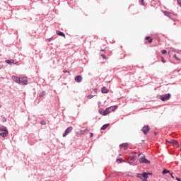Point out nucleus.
Returning a JSON list of instances; mask_svg holds the SVG:
<instances>
[{"label": "nucleus", "mask_w": 181, "mask_h": 181, "mask_svg": "<svg viewBox=\"0 0 181 181\" xmlns=\"http://www.w3.org/2000/svg\"><path fill=\"white\" fill-rule=\"evenodd\" d=\"M119 147L120 148H124V150L127 151L128 149V144L124 143V144H120Z\"/></svg>", "instance_id": "nucleus-13"}, {"label": "nucleus", "mask_w": 181, "mask_h": 181, "mask_svg": "<svg viewBox=\"0 0 181 181\" xmlns=\"http://www.w3.org/2000/svg\"><path fill=\"white\" fill-rule=\"evenodd\" d=\"M176 180H177V181H181V180H180V178H179V177H176Z\"/></svg>", "instance_id": "nucleus-36"}, {"label": "nucleus", "mask_w": 181, "mask_h": 181, "mask_svg": "<svg viewBox=\"0 0 181 181\" xmlns=\"http://www.w3.org/2000/svg\"><path fill=\"white\" fill-rule=\"evenodd\" d=\"M117 160H119L120 162H125V160H124L122 159H117Z\"/></svg>", "instance_id": "nucleus-32"}, {"label": "nucleus", "mask_w": 181, "mask_h": 181, "mask_svg": "<svg viewBox=\"0 0 181 181\" xmlns=\"http://www.w3.org/2000/svg\"><path fill=\"white\" fill-rule=\"evenodd\" d=\"M3 122H6V118L5 117H3V119H2Z\"/></svg>", "instance_id": "nucleus-30"}, {"label": "nucleus", "mask_w": 181, "mask_h": 181, "mask_svg": "<svg viewBox=\"0 0 181 181\" xmlns=\"http://www.w3.org/2000/svg\"><path fill=\"white\" fill-rule=\"evenodd\" d=\"M101 57H103V59H107V57H105V55H104L103 54H101Z\"/></svg>", "instance_id": "nucleus-29"}, {"label": "nucleus", "mask_w": 181, "mask_h": 181, "mask_svg": "<svg viewBox=\"0 0 181 181\" xmlns=\"http://www.w3.org/2000/svg\"><path fill=\"white\" fill-rule=\"evenodd\" d=\"M141 5H145V3L144 2V0H141Z\"/></svg>", "instance_id": "nucleus-33"}, {"label": "nucleus", "mask_w": 181, "mask_h": 181, "mask_svg": "<svg viewBox=\"0 0 181 181\" xmlns=\"http://www.w3.org/2000/svg\"><path fill=\"white\" fill-rule=\"evenodd\" d=\"M6 63H7L8 64H13L15 63V60L13 59H7L6 60Z\"/></svg>", "instance_id": "nucleus-17"}, {"label": "nucleus", "mask_w": 181, "mask_h": 181, "mask_svg": "<svg viewBox=\"0 0 181 181\" xmlns=\"http://www.w3.org/2000/svg\"><path fill=\"white\" fill-rule=\"evenodd\" d=\"M166 173H170V171L166 169H164L163 170V175H166Z\"/></svg>", "instance_id": "nucleus-22"}, {"label": "nucleus", "mask_w": 181, "mask_h": 181, "mask_svg": "<svg viewBox=\"0 0 181 181\" xmlns=\"http://www.w3.org/2000/svg\"><path fill=\"white\" fill-rule=\"evenodd\" d=\"M166 142H168V144H172V145H177V141L176 140H170V141H166Z\"/></svg>", "instance_id": "nucleus-15"}, {"label": "nucleus", "mask_w": 181, "mask_h": 181, "mask_svg": "<svg viewBox=\"0 0 181 181\" xmlns=\"http://www.w3.org/2000/svg\"><path fill=\"white\" fill-rule=\"evenodd\" d=\"M56 33L58 35V36H63V37H66V35L64 33H62V31L57 30Z\"/></svg>", "instance_id": "nucleus-16"}, {"label": "nucleus", "mask_w": 181, "mask_h": 181, "mask_svg": "<svg viewBox=\"0 0 181 181\" xmlns=\"http://www.w3.org/2000/svg\"><path fill=\"white\" fill-rule=\"evenodd\" d=\"M71 131H73V127H68L65 130V132L63 134V137L64 138V137L67 136V135H69V134H70V132H71Z\"/></svg>", "instance_id": "nucleus-4"}, {"label": "nucleus", "mask_w": 181, "mask_h": 181, "mask_svg": "<svg viewBox=\"0 0 181 181\" xmlns=\"http://www.w3.org/2000/svg\"><path fill=\"white\" fill-rule=\"evenodd\" d=\"M162 62H163V63H166V62L165 61V59H163V57H162Z\"/></svg>", "instance_id": "nucleus-34"}, {"label": "nucleus", "mask_w": 181, "mask_h": 181, "mask_svg": "<svg viewBox=\"0 0 181 181\" xmlns=\"http://www.w3.org/2000/svg\"><path fill=\"white\" fill-rule=\"evenodd\" d=\"M132 153H134V154H136V152H132Z\"/></svg>", "instance_id": "nucleus-41"}, {"label": "nucleus", "mask_w": 181, "mask_h": 181, "mask_svg": "<svg viewBox=\"0 0 181 181\" xmlns=\"http://www.w3.org/2000/svg\"><path fill=\"white\" fill-rule=\"evenodd\" d=\"M152 175V173H141V180H142V181H144V179H148V175Z\"/></svg>", "instance_id": "nucleus-6"}, {"label": "nucleus", "mask_w": 181, "mask_h": 181, "mask_svg": "<svg viewBox=\"0 0 181 181\" xmlns=\"http://www.w3.org/2000/svg\"><path fill=\"white\" fill-rule=\"evenodd\" d=\"M8 130L3 132L1 133H0V136H2V138H6V136H8Z\"/></svg>", "instance_id": "nucleus-12"}, {"label": "nucleus", "mask_w": 181, "mask_h": 181, "mask_svg": "<svg viewBox=\"0 0 181 181\" xmlns=\"http://www.w3.org/2000/svg\"><path fill=\"white\" fill-rule=\"evenodd\" d=\"M63 73H69V71H63Z\"/></svg>", "instance_id": "nucleus-37"}, {"label": "nucleus", "mask_w": 181, "mask_h": 181, "mask_svg": "<svg viewBox=\"0 0 181 181\" xmlns=\"http://www.w3.org/2000/svg\"><path fill=\"white\" fill-rule=\"evenodd\" d=\"M94 91H95V93H97V89H94Z\"/></svg>", "instance_id": "nucleus-39"}, {"label": "nucleus", "mask_w": 181, "mask_h": 181, "mask_svg": "<svg viewBox=\"0 0 181 181\" xmlns=\"http://www.w3.org/2000/svg\"><path fill=\"white\" fill-rule=\"evenodd\" d=\"M13 81H15V83H17L18 84H19L20 81H21V78L16 76H13L11 77Z\"/></svg>", "instance_id": "nucleus-8"}, {"label": "nucleus", "mask_w": 181, "mask_h": 181, "mask_svg": "<svg viewBox=\"0 0 181 181\" xmlns=\"http://www.w3.org/2000/svg\"><path fill=\"white\" fill-rule=\"evenodd\" d=\"M117 108H118L117 106L115 105V106H111V107H107L106 109H109L108 111H107V114H110L112 111H115L117 110Z\"/></svg>", "instance_id": "nucleus-7"}, {"label": "nucleus", "mask_w": 181, "mask_h": 181, "mask_svg": "<svg viewBox=\"0 0 181 181\" xmlns=\"http://www.w3.org/2000/svg\"><path fill=\"white\" fill-rule=\"evenodd\" d=\"M174 57L175 59H176V60H177L178 62H180V59H179L176 54L174 55Z\"/></svg>", "instance_id": "nucleus-24"}, {"label": "nucleus", "mask_w": 181, "mask_h": 181, "mask_svg": "<svg viewBox=\"0 0 181 181\" xmlns=\"http://www.w3.org/2000/svg\"><path fill=\"white\" fill-rule=\"evenodd\" d=\"M1 69H2V66H0V70H1Z\"/></svg>", "instance_id": "nucleus-40"}, {"label": "nucleus", "mask_w": 181, "mask_h": 181, "mask_svg": "<svg viewBox=\"0 0 181 181\" xmlns=\"http://www.w3.org/2000/svg\"><path fill=\"white\" fill-rule=\"evenodd\" d=\"M93 133H90V138H93Z\"/></svg>", "instance_id": "nucleus-35"}, {"label": "nucleus", "mask_w": 181, "mask_h": 181, "mask_svg": "<svg viewBox=\"0 0 181 181\" xmlns=\"http://www.w3.org/2000/svg\"><path fill=\"white\" fill-rule=\"evenodd\" d=\"M110 127V124H104L102 127H101V130L102 131H105V129Z\"/></svg>", "instance_id": "nucleus-18"}, {"label": "nucleus", "mask_w": 181, "mask_h": 181, "mask_svg": "<svg viewBox=\"0 0 181 181\" xmlns=\"http://www.w3.org/2000/svg\"><path fill=\"white\" fill-rule=\"evenodd\" d=\"M141 176H142V174H137L136 175V177H139V179H141Z\"/></svg>", "instance_id": "nucleus-27"}, {"label": "nucleus", "mask_w": 181, "mask_h": 181, "mask_svg": "<svg viewBox=\"0 0 181 181\" xmlns=\"http://www.w3.org/2000/svg\"><path fill=\"white\" fill-rule=\"evenodd\" d=\"M82 81H83V77L81 76H76L75 77V81H76V83H81Z\"/></svg>", "instance_id": "nucleus-11"}, {"label": "nucleus", "mask_w": 181, "mask_h": 181, "mask_svg": "<svg viewBox=\"0 0 181 181\" xmlns=\"http://www.w3.org/2000/svg\"><path fill=\"white\" fill-rule=\"evenodd\" d=\"M108 110L110 109H106L105 110H104L103 109H100L99 114H100L101 115H108L107 113V111H108Z\"/></svg>", "instance_id": "nucleus-9"}, {"label": "nucleus", "mask_w": 181, "mask_h": 181, "mask_svg": "<svg viewBox=\"0 0 181 181\" xmlns=\"http://www.w3.org/2000/svg\"><path fill=\"white\" fill-rule=\"evenodd\" d=\"M160 98L162 101H168V100H169V98H170V94L168 93L164 95H161V96H160Z\"/></svg>", "instance_id": "nucleus-3"}, {"label": "nucleus", "mask_w": 181, "mask_h": 181, "mask_svg": "<svg viewBox=\"0 0 181 181\" xmlns=\"http://www.w3.org/2000/svg\"><path fill=\"white\" fill-rule=\"evenodd\" d=\"M145 40H148V43H152V42H153V40L149 36L146 37Z\"/></svg>", "instance_id": "nucleus-19"}, {"label": "nucleus", "mask_w": 181, "mask_h": 181, "mask_svg": "<svg viewBox=\"0 0 181 181\" xmlns=\"http://www.w3.org/2000/svg\"><path fill=\"white\" fill-rule=\"evenodd\" d=\"M163 13H164L165 16L168 18H172V13L162 10Z\"/></svg>", "instance_id": "nucleus-10"}, {"label": "nucleus", "mask_w": 181, "mask_h": 181, "mask_svg": "<svg viewBox=\"0 0 181 181\" xmlns=\"http://www.w3.org/2000/svg\"><path fill=\"white\" fill-rule=\"evenodd\" d=\"M41 125H46V122L44 120L41 121Z\"/></svg>", "instance_id": "nucleus-26"}, {"label": "nucleus", "mask_w": 181, "mask_h": 181, "mask_svg": "<svg viewBox=\"0 0 181 181\" xmlns=\"http://www.w3.org/2000/svg\"><path fill=\"white\" fill-rule=\"evenodd\" d=\"M139 162L140 163H146L147 165H149V163H151V161L146 159V158H145V156H141L139 160Z\"/></svg>", "instance_id": "nucleus-1"}, {"label": "nucleus", "mask_w": 181, "mask_h": 181, "mask_svg": "<svg viewBox=\"0 0 181 181\" xmlns=\"http://www.w3.org/2000/svg\"><path fill=\"white\" fill-rule=\"evenodd\" d=\"M148 178H146V179H144V180L143 181H148V180H147Z\"/></svg>", "instance_id": "nucleus-38"}, {"label": "nucleus", "mask_w": 181, "mask_h": 181, "mask_svg": "<svg viewBox=\"0 0 181 181\" xmlns=\"http://www.w3.org/2000/svg\"><path fill=\"white\" fill-rule=\"evenodd\" d=\"M102 93H103V94H108V89L107 88H105V86H103L102 88Z\"/></svg>", "instance_id": "nucleus-14"}, {"label": "nucleus", "mask_w": 181, "mask_h": 181, "mask_svg": "<svg viewBox=\"0 0 181 181\" xmlns=\"http://www.w3.org/2000/svg\"><path fill=\"white\" fill-rule=\"evenodd\" d=\"M88 132V129H85V130H81V135H84V134H86V132Z\"/></svg>", "instance_id": "nucleus-21"}, {"label": "nucleus", "mask_w": 181, "mask_h": 181, "mask_svg": "<svg viewBox=\"0 0 181 181\" xmlns=\"http://www.w3.org/2000/svg\"><path fill=\"white\" fill-rule=\"evenodd\" d=\"M141 154L139 155V156H140Z\"/></svg>", "instance_id": "nucleus-42"}, {"label": "nucleus", "mask_w": 181, "mask_h": 181, "mask_svg": "<svg viewBox=\"0 0 181 181\" xmlns=\"http://www.w3.org/2000/svg\"><path fill=\"white\" fill-rule=\"evenodd\" d=\"M151 129L149 128V126L146 125L144 126L142 129L141 131L143 132V133L144 134V135H146L148 134V132H149V130Z\"/></svg>", "instance_id": "nucleus-5"}, {"label": "nucleus", "mask_w": 181, "mask_h": 181, "mask_svg": "<svg viewBox=\"0 0 181 181\" xmlns=\"http://www.w3.org/2000/svg\"><path fill=\"white\" fill-rule=\"evenodd\" d=\"M88 98H89V100H91V98H93V95H88Z\"/></svg>", "instance_id": "nucleus-28"}, {"label": "nucleus", "mask_w": 181, "mask_h": 181, "mask_svg": "<svg viewBox=\"0 0 181 181\" xmlns=\"http://www.w3.org/2000/svg\"><path fill=\"white\" fill-rule=\"evenodd\" d=\"M19 84H21V86H26V84H28V77H21Z\"/></svg>", "instance_id": "nucleus-2"}, {"label": "nucleus", "mask_w": 181, "mask_h": 181, "mask_svg": "<svg viewBox=\"0 0 181 181\" xmlns=\"http://www.w3.org/2000/svg\"><path fill=\"white\" fill-rule=\"evenodd\" d=\"M170 175H171V177H172L173 179H175V177L173 176V173H170Z\"/></svg>", "instance_id": "nucleus-31"}, {"label": "nucleus", "mask_w": 181, "mask_h": 181, "mask_svg": "<svg viewBox=\"0 0 181 181\" xmlns=\"http://www.w3.org/2000/svg\"><path fill=\"white\" fill-rule=\"evenodd\" d=\"M161 53H162V54H166L167 51L163 49V50L161 51Z\"/></svg>", "instance_id": "nucleus-25"}, {"label": "nucleus", "mask_w": 181, "mask_h": 181, "mask_svg": "<svg viewBox=\"0 0 181 181\" xmlns=\"http://www.w3.org/2000/svg\"><path fill=\"white\" fill-rule=\"evenodd\" d=\"M135 156H129V158H128V160H135Z\"/></svg>", "instance_id": "nucleus-23"}, {"label": "nucleus", "mask_w": 181, "mask_h": 181, "mask_svg": "<svg viewBox=\"0 0 181 181\" xmlns=\"http://www.w3.org/2000/svg\"><path fill=\"white\" fill-rule=\"evenodd\" d=\"M0 108H1V105H0Z\"/></svg>", "instance_id": "nucleus-43"}, {"label": "nucleus", "mask_w": 181, "mask_h": 181, "mask_svg": "<svg viewBox=\"0 0 181 181\" xmlns=\"http://www.w3.org/2000/svg\"><path fill=\"white\" fill-rule=\"evenodd\" d=\"M5 131H8L4 126L0 127V132H4Z\"/></svg>", "instance_id": "nucleus-20"}]
</instances>
